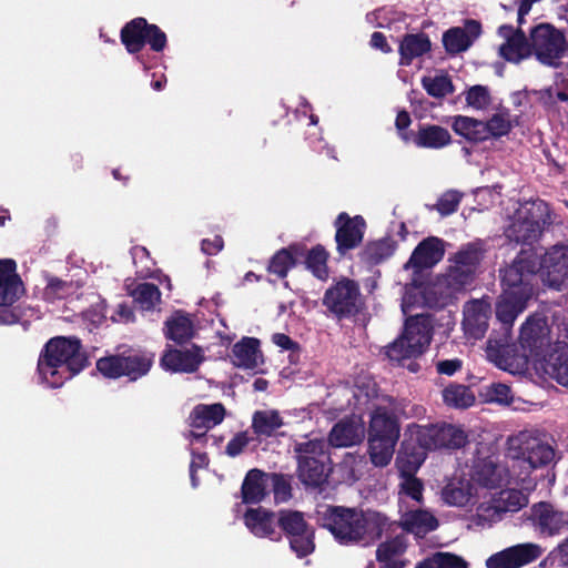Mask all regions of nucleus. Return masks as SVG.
<instances>
[{
  "instance_id": "nucleus-1",
  "label": "nucleus",
  "mask_w": 568,
  "mask_h": 568,
  "mask_svg": "<svg viewBox=\"0 0 568 568\" xmlns=\"http://www.w3.org/2000/svg\"><path fill=\"white\" fill-rule=\"evenodd\" d=\"M317 524L327 529L341 545L367 546L387 532L395 524L377 511H362L342 506L320 505Z\"/></svg>"
},
{
  "instance_id": "nucleus-2",
  "label": "nucleus",
  "mask_w": 568,
  "mask_h": 568,
  "mask_svg": "<svg viewBox=\"0 0 568 568\" xmlns=\"http://www.w3.org/2000/svg\"><path fill=\"white\" fill-rule=\"evenodd\" d=\"M537 260L532 252L521 251L503 271V293L496 304V316L506 328L513 325L535 294Z\"/></svg>"
},
{
  "instance_id": "nucleus-3",
  "label": "nucleus",
  "mask_w": 568,
  "mask_h": 568,
  "mask_svg": "<svg viewBox=\"0 0 568 568\" xmlns=\"http://www.w3.org/2000/svg\"><path fill=\"white\" fill-rule=\"evenodd\" d=\"M521 344L535 355V368L557 383L568 387V345L549 343V328L541 316H531L520 331Z\"/></svg>"
},
{
  "instance_id": "nucleus-4",
  "label": "nucleus",
  "mask_w": 568,
  "mask_h": 568,
  "mask_svg": "<svg viewBox=\"0 0 568 568\" xmlns=\"http://www.w3.org/2000/svg\"><path fill=\"white\" fill-rule=\"evenodd\" d=\"M85 362L79 339L63 336L53 337L40 354L39 379L48 387H60L71 376L81 372Z\"/></svg>"
},
{
  "instance_id": "nucleus-5",
  "label": "nucleus",
  "mask_w": 568,
  "mask_h": 568,
  "mask_svg": "<svg viewBox=\"0 0 568 568\" xmlns=\"http://www.w3.org/2000/svg\"><path fill=\"white\" fill-rule=\"evenodd\" d=\"M507 455L523 468L514 475V480L527 491L535 488V483L528 480L530 471L548 465L555 458L548 436L539 430H523L510 436L507 440Z\"/></svg>"
},
{
  "instance_id": "nucleus-6",
  "label": "nucleus",
  "mask_w": 568,
  "mask_h": 568,
  "mask_svg": "<svg viewBox=\"0 0 568 568\" xmlns=\"http://www.w3.org/2000/svg\"><path fill=\"white\" fill-rule=\"evenodd\" d=\"M551 221L548 203L542 200L526 202L515 209L505 226V235L516 243L530 244L539 239L545 225Z\"/></svg>"
},
{
  "instance_id": "nucleus-7",
  "label": "nucleus",
  "mask_w": 568,
  "mask_h": 568,
  "mask_svg": "<svg viewBox=\"0 0 568 568\" xmlns=\"http://www.w3.org/2000/svg\"><path fill=\"white\" fill-rule=\"evenodd\" d=\"M432 339V321L428 316L416 315L405 323L403 334L386 348L390 361L400 362L422 355Z\"/></svg>"
},
{
  "instance_id": "nucleus-8",
  "label": "nucleus",
  "mask_w": 568,
  "mask_h": 568,
  "mask_svg": "<svg viewBox=\"0 0 568 568\" xmlns=\"http://www.w3.org/2000/svg\"><path fill=\"white\" fill-rule=\"evenodd\" d=\"M432 339V321L428 316L416 315L405 323L403 334L386 348L390 361L400 362L422 355Z\"/></svg>"
},
{
  "instance_id": "nucleus-9",
  "label": "nucleus",
  "mask_w": 568,
  "mask_h": 568,
  "mask_svg": "<svg viewBox=\"0 0 568 568\" xmlns=\"http://www.w3.org/2000/svg\"><path fill=\"white\" fill-rule=\"evenodd\" d=\"M325 448V442L318 438L295 445L298 455V477L305 485L316 487L326 480Z\"/></svg>"
},
{
  "instance_id": "nucleus-10",
  "label": "nucleus",
  "mask_w": 568,
  "mask_h": 568,
  "mask_svg": "<svg viewBox=\"0 0 568 568\" xmlns=\"http://www.w3.org/2000/svg\"><path fill=\"white\" fill-rule=\"evenodd\" d=\"M408 434L412 439L428 450L448 448L456 449L463 447L467 442L465 430L456 425H432L419 426L412 424L408 426Z\"/></svg>"
},
{
  "instance_id": "nucleus-11",
  "label": "nucleus",
  "mask_w": 568,
  "mask_h": 568,
  "mask_svg": "<svg viewBox=\"0 0 568 568\" xmlns=\"http://www.w3.org/2000/svg\"><path fill=\"white\" fill-rule=\"evenodd\" d=\"M529 47L540 63L557 67L566 52L567 43L562 32L550 24L541 23L531 30Z\"/></svg>"
},
{
  "instance_id": "nucleus-12",
  "label": "nucleus",
  "mask_w": 568,
  "mask_h": 568,
  "mask_svg": "<svg viewBox=\"0 0 568 568\" xmlns=\"http://www.w3.org/2000/svg\"><path fill=\"white\" fill-rule=\"evenodd\" d=\"M527 504V494L516 489L501 490L497 496L478 504L476 521L479 525H490L499 521L504 514L518 511Z\"/></svg>"
},
{
  "instance_id": "nucleus-13",
  "label": "nucleus",
  "mask_w": 568,
  "mask_h": 568,
  "mask_svg": "<svg viewBox=\"0 0 568 568\" xmlns=\"http://www.w3.org/2000/svg\"><path fill=\"white\" fill-rule=\"evenodd\" d=\"M121 40L130 53L139 52L145 42L152 50L162 51L166 44V36L155 24H149L145 19L136 18L126 23L121 31Z\"/></svg>"
},
{
  "instance_id": "nucleus-14",
  "label": "nucleus",
  "mask_w": 568,
  "mask_h": 568,
  "mask_svg": "<svg viewBox=\"0 0 568 568\" xmlns=\"http://www.w3.org/2000/svg\"><path fill=\"white\" fill-rule=\"evenodd\" d=\"M23 294V284L12 260H0V324H13L18 315L9 308Z\"/></svg>"
},
{
  "instance_id": "nucleus-15",
  "label": "nucleus",
  "mask_w": 568,
  "mask_h": 568,
  "mask_svg": "<svg viewBox=\"0 0 568 568\" xmlns=\"http://www.w3.org/2000/svg\"><path fill=\"white\" fill-rule=\"evenodd\" d=\"M484 258L481 243L475 242L463 246L454 256L449 267V283L456 288L468 284L479 270Z\"/></svg>"
},
{
  "instance_id": "nucleus-16",
  "label": "nucleus",
  "mask_w": 568,
  "mask_h": 568,
  "mask_svg": "<svg viewBox=\"0 0 568 568\" xmlns=\"http://www.w3.org/2000/svg\"><path fill=\"white\" fill-rule=\"evenodd\" d=\"M281 528L291 538V548L298 556L304 557L313 552L314 531L307 526L300 511L282 510L277 518Z\"/></svg>"
},
{
  "instance_id": "nucleus-17",
  "label": "nucleus",
  "mask_w": 568,
  "mask_h": 568,
  "mask_svg": "<svg viewBox=\"0 0 568 568\" xmlns=\"http://www.w3.org/2000/svg\"><path fill=\"white\" fill-rule=\"evenodd\" d=\"M539 276L545 285L561 290L568 285V245H554L539 263Z\"/></svg>"
},
{
  "instance_id": "nucleus-18",
  "label": "nucleus",
  "mask_w": 568,
  "mask_h": 568,
  "mask_svg": "<svg viewBox=\"0 0 568 568\" xmlns=\"http://www.w3.org/2000/svg\"><path fill=\"white\" fill-rule=\"evenodd\" d=\"M151 365L152 357L139 355L129 357L109 356L97 362V368L103 376L109 378L128 376L132 381L145 375Z\"/></svg>"
},
{
  "instance_id": "nucleus-19",
  "label": "nucleus",
  "mask_w": 568,
  "mask_h": 568,
  "mask_svg": "<svg viewBox=\"0 0 568 568\" xmlns=\"http://www.w3.org/2000/svg\"><path fill=\"white\" fill-rule=\"evenodd\" d=\"M323 302L337 316L353 315L361 307L358 286L355 282L344 278L326 291Z\"/></svg>"
},
{
  "instance_id": "nucleus-20",
  "label": "nucleus",
  "mask_w": 568,
  "mask_h": 568,
  "mask_svg": "<svg viewBox=\"0 0 568 568\" xmlns=\"http://www.w3.org/2000/svg\"><path fill=\"white\" fill-rule=\"evenodd\" d=\"M480 498H486L476 483L473 481L471 475H454L442 490L443 501L452 507H469L478 503Z\"/></svg>"
},
{
  "instance_id": "nucleus-21",
  "label": "nucleus",
  "mask_w": 568,
  "mask_h": 568,
  "mask_svg": "<svg viewBox=\"0 0 568 568\" xmlns=\"http://www.w3.org/2000/svg\"><path fill=\"white\" fill-rule=\"evenodd\" d=\"M544 554L540 545L524 542L498 551L486 560L487 568H521L536 561Z\"/></svg>"
},
{
  "instance_id": "nucleus-22",
  "label": "nucleus",
  "mask_w": 568,
  "mask_h": 568,
  "mask_svg": "<svg viewBox=\"0 0 568 568\" xmlns=\"http://www.w3.org/2000/svg\"><path fill=\"white\" fill-rule=\"evenodd\" d=\"M224 416L225 409L222 404H200L195 406L190 414V426L192 430L186 436L190 445L204 444L206 440V432L219 425Z\"/></svg>"
},
{
  "instance_id": "nucleus-23",
  "label": "nucleus",
  "mask_w": 568,
  "mask_h": 568,
  "mask_svg": "<svg viewBox=\"0 0 568 568\" xmlns=\"http://www.w3.org/2000/svg\"><path fill=\"white\" fill-rule=\"evenodd\" d=\"M398 525L416 537H424L437 529L439 521L435 514L422 505L405 506L398 509Z\"/></svg>"
},
{
  "instance_id": "nucleus-24",
  "label": "nucleus",
  "mask_w": 568,
  "mask_h": 568,
  "mask_svg": "<svg viewBox=\"0 0 568 568\" xmlns=\"http://www.w3.org/2000/svg\"><path fill=\"white\" fill-rule=\"evenodd\" d=\"M529 520L540 535L552 537L568 526V514L555 509L550 504L538 503L531 507Z\"/></svg>"
},
{
  "instance_id": "nucleus-25",
  "label": "nucleus",
  "mask_w": 568,
  "mask_h": 568,
  "mask_svg": "<svg viewBox=\"0 0 568 568\" xmlns=\"http://www.w3.org/2000/svg\"><path fill=\"white\" fill-rule=\"evenodd\" d=\"M519 341L521 342L520 337ZM520 346L523 352L518 353L514 345L489 341L486 351L487 357L499 368L516 373L526 368L529 357L535 358V355H530L528 347H524L521 343Z\"/></svg>"
},
{
  "instance_id": "nucleus-26",
  "label": "nucleus",
  "mask_w": 568,
  "mask_h": 568,
  "mask_svg": "<svg viewBox=\"0 0 568 568\" xmlns=\"http://www.w3.org/2000/svg\"><path fill=\"white\" fill-rule=\"evenodd\" d=\"M204 359L203 349L196 345L168 348L161 357V366L172 373H194Z\"/></svg>"
},
{
  "instance_id": "nucleus-27",
  "label": "nucleus",
  "mask_w": 568,
  "mask_h": 568,
  "mask_svg": "<svg viewBox=\"0 0 568 568\" xmlns=\"http://www.w3.org/2000/svg\"><path fill=\"white\" fill-rule=\"evenodd\" d=\"M335 226V239L341 253L359 245L365 230V221L362 216L349 217L346 213H341L336 219Z\"/></svg>"
},
{
  "instance_id": "nucleus-28",
  "label": "nucleus",
  "mask_w": 568,
  "mask_h": 568,
  "mask_svg": "<svg viewBox=\"0 0 568 568\" xmlns=\"http://www.w3.org/2000/svg\"><path fill=\"white\" fill-rule=\"evenodd\" d=\"M498 34L504 39L499 45V54L505 60L518 63L531 54L529 43L521 31L514 30L511 26H501Z\"/></svg>"
},
{
  "instance_id": "nucleus-29",
  "label": "nucleus",
  "mask_w": 568,
  "mask_h": 568,
  "mask_svg": "<svg viewBox=\"0 0 568 568\" xmlns=\"http://www.w3.org/2000/svg\"><path fill=\"white\" fill-rule=\"evenodd\" d=\"M471 479L483 494L486 490L499 487L508 477V470L497 464L493 458L477 462L470 473Z\"/></svg>"
},
{
  "instance_id": "nucleus-30",
  "label": "nucleus",
  "mask_w": 568,
  "mask_h": 568,
  "mask_svg": "<svg viewBox=\"0 0 568 568\" xmlns=\"http://www.w3.org/2000/svg\"><path fill=\"white\" fill-rule=\"evenodd\" d=\"M244 524L256 537L278 540L281 534L277 531L278 524L275 515L262 507L248 508L244 514Z\"/></svg>"
},
{
  "instance_id": "nucleus-31",
  "label": "nucleus",
  "mask_w": 568,
  "mask_h": 568,
  "mask_svg": "<svg viewBox=\"0 0 568 568\" xmlns=\"http://www.w3.org/2000/svg\"><path fill=\"white\" fill-rule=\"evenodd\" d=\"M402 449L396 457V468L399 476H415L422 464L426 459L427 448H423L416 439H412L408 429L405 434Z\"/></svg>"
},
{
  "instance_id": "nucleus-32",
  "label": "nucleus",
  "mask_w": 568,
  "mask_h": 568,
  "mask_svg": "<svg viewBox=\"0 0 568 568\" xmlns=\"http://www.w3.org/2000/svg\"><path fill=\"white\" fill-rule=\"evenodd\" d=\"M490 306L483 300L467 303L464 307L463 326L465 333L475 339L484 336L488 327Z\"/></svg>"
},
{
  "instance_id": "nucleus-33",
  "label": "nucleus",
  "mask_w": 568,
  "mask_h": 568,
  "mask_svg": "<svg viewBox=\"0 0 568 568\" xmlns=\"http://www.w3.org/2000/svg\"><path fill=\"white\" fill-rule=\"evenodd\" d=\"M400 428L394 410L388 406L378 405L371 416L368 436L387 439H399Z\"/></svg>"
},
{
  "instance_id": "nucleus-34",
  "label": "nucleus",
  "mask_w": 568,
  "mask_h": 568,
  "mask_svg": "<svg viewBox=\"0 0 568 568\" xmlns=\"http://www.w3.org/2000/svg\"><path fill=\"white\" fill-rule=\"evenodd\" d=\"M445 253L444 242L438 237H427L414 250L406 267L425 268L438 263Z\"/></svg>"
},
{
  "instance_id": "nucleus-35",
  "label": "nucleus",
  "mask_w": 568,
  "mask_h": 568,
  "mask_svg": "<svg viewBox=\"0 0 568 568\" xmlns=\"http://www.w3.org/2000/svg\"><path fill=\"white\" fill-rule=\"evenodd\" d=\"M365 436V427L361 417L337 423L329 433V443L335 447H347L361 443Z\"/></svg>"
},
{
  "instance_id": "nucleus-36",
  "label": "nucleus",
  "mask_w": 568,
  "mask_h": 568,
  "mask_svg": "<svg viewBox=\"0 0 568 568\" xmlns=\"http://www.w3.org/2000/svg\"><path fill=\"white\" fill-rule=\"evenodd\" d=\"M234 366L243 369H257L263 364L260 342L253 337H244L236 343L230 355Z\"/></svg>"
},
{
  "instance_id": "nucleus-37",
  "label": "nucleus",
  "mask_w": 568,
  "mask_h": 568,
  "mask_svg": "<svg viewBox=\"0 0 568 568\" xmlns=\"http://www.w3.org/2000/svg\"><path fill=\"white\" fill-rule=\"evenodd\" d=\"M479 33V23L469 21L465 29L453 28L446 31L443 37V42L448 52L458 53L467 50Z\"/></svg>"
},
{
  "instance_id": "nucleus-38",
  "label": "nucleus",
  "mask_w": 568,
  "mask_h": 568,
  "mask_svg": "<svg viewBox=\"0 0 568 568\" xmlns=\"http://www.w3.org/2000/svg\"><path fill=\"white\" fill-rule=\"evenodd\" d=\"M271 485V476L258 470H250L242 485V497L246 504L260 503Z\"/></svg>"
},
{
  "instance_id": "nucleus-39",
  "label": "nucleus",
  "mask_w": 568,
  "mask_h": 568,
  "mask_svg": "<svg viewBox=\"0 0 568 568\" xmlns=\"http://www.w3.org/2000/svg\"><path fill=\"white\" fill-rule=\"evenodd\" d=\"M406 549V538L397 536L390 540L381 544L376 556L383 568H404L405 562L402 556Z\"/></svg>"
},
{
  "instance_id": "nucleus-40",
  "label": "nucleus",
  "mask_w": 568,
  "mask_h": 568,
  "mask_svg": "<svg viewBox=\"0 0 568 568\" xmlns=\"http://www.w3.org/2000/svg\"><path fill=\"white\" fill-rule=\"evenodd\" d=\"M430 50V41L424 33L407 34L399 43L400 64L410 62Z\"/></svg>"
},
{
  "instance_id": "nucleus-41",
  "label": "nucleus",
  "mask_w": 568,
  "mask_h": 568,
  "mask_svg": "<svg viewBox=\"0 0 568 568\" xmlns=\"http://www.w3.org/2000/svg\"><path fill=\"white\" fill-rule=\"evenodd\" d=\"M424 500V485L416 476H400L398 485V509L405 506L422 505Z\"/></svg>"
},
{
  "instance_id": "nucleus-42",
  "label": "nucleus",
  "mask_w": 568,
  "mask_h": 568,
  "mask_svg": "<svg viewBox=\"0 0 568 568\" xmlns=\"http://www.w3.org/2000/svg\"><path fill=\"white\" fill-rule=\"evenodd\" d=\"M164 334L168 338L182 343L193 337L194 325L183 312H175L166 322Z\"/></svg>"
},
{
  "instance_id": "nucleus-43",
  "label": "nucleus",
  "mask_w": 568,
  "mask_h": 568,
  "mask_svg": "<svg viewBox=\"0 0 568 568\" xmlns=\"http://www.w3.org/2000/svg\"><path fill=\"white\" fill-rule=\"evenodd\" d=\"M398 440L368 436V455L376 467L387 466L395 453Z\"/></svg>"
},
{
  "instance_id": "nucleus-44",
  "label": "nucleus",
  "mask_w": 568,
  "mask_h": 568,
  "mask_svg": "<svg viewBox=\"0 0 568 568\" xmlns=\"http://www.w3.org/2000/svg\"><path fill=\"white\" fill-rule=\"evenodd\" d=\"M449 132L437 125L420 128L414 138V143L418 148L440 149L450 143Z\"/></svg>"
},
{
  "instance_id": "nucleus-45",
  "label": "nucleus",
  "mask_w": 568,
  "mask_h": 568,
  "mask_svg": "<svg viewBox=\"0 0 568 568\" xmlns=\"http://www.w3.org/2000/svg\"><path fill=\"white\" fill-rule=\"evenodd\" d=\"M453 129L458 134L470 141H485L484 121L474 118L458 115L454 118Z\"/></svg>"
},
{
  "instance_id": "nucleus-46",
  "label": "nucleus",
  "mask_w": 568,
  "mask_h": 568,
  "mask_svg": "<svg viewBox=\"0 0 568 568\" xmlns=\"http://www.w3.org/2000/svg\"><path fill=\"white\" fill-rule=\"evenodd\" d=\"M443 400L454 408H468L475 403V395L465 385L450 384L443 390Z\"/></svg>"
},
{
  "instance_id": "nucleus-47",
  "label": "nucleus",
  "mask_w": 568,
  "mask_h": 568,
  "mask_svg": "<svg viewBox=\"0 0 568 568\" xmlns=\"http://www.w3.org/2000/svg\"><path fill=\"white\" fill-rule=\"evenodd\" d=\"M283 425L276 410H258L253 416V428L258 435L270 436Z\"/></svg>"
},
{
  "instance_id": "nucleus-48",
  "label": "nucleus",
  "mask_w": 568,
  "mask_h": 568,
  "mask_svg": "<svg viewBox=\"0 0 568 568\" xmlns=\"http://www.w3.org/2000/svg\"><path fill=\"white\" fill-rule=\"evenodd\" d=\"M485 140L490 136L499 138L506 135L513 128V120L507 111L495 113L487 122H484Z\"/></svg>"
},
{
  "instance_id": "nucleus-49",
  "label": "nucleus",
  "mask_w": 568,
  "mask_h": 568,
  "mask_svg": "<svg viewBox=\"0 0 568 568\" xmlns=\"http://www.w3.org/2000/svg\"><path fill=\"white\" fill-rule=\"evenodd\" d=\"M134 301L142 310H152L160 303L161 293L159 288L151 283H142L132 292Z\"/></svg>"
},
{
  "instance_id": "nucleus-50",
  "label": "nucleus",
  "mask_w": 568,
  "mask_h": 568,
  "mask_svg": "<svg viewBox=\"0 0 568 568\" xmlns=\"http://www.w3.org/2000/svg\"><path fill=\"white\" fill-rule=\"evenodd\" d=\"M416 568H467V562L462 557L450 552H436Z\"/></svg>"
},
{
  "instance_id": "nucleus-51",
  "label": "nucleus",
  "mask_w": 568,
  "mask_h": 568,
  "mask_svg": "<svg viewBox=\"0 0 568 568\" xmlns=\"http://www.w3.org/2000/svg\"><path fill=\"white\" fill-rule=\"evenodd\" d=\"M422 84L427 93L435 98H442L453 92V84L445 74L424 77Z\"/></svg>"
},
{
  "instance_id": "nucleus-52",
  "label": "nucleus",
  "mask_w": 568,
  "mask_h": 568,
  "mask_svg": "<svg viewBox=\"0 0 568 568\" xmlns=\"http://www.w3.org/2000/svg\"><path fill=\"white\" fill-rule=\"evenodd\" d=\"M327 253L321 246L314 247L307 255V267L313 272V274L325 280L328 276L327 272Z\"/></svg>"
},
{
  "instance_id": "nucleus-53",
  "label": "nucleus",
  "mask_w": 568,
  "mask_h": 568,
  "mask_svg": "<svg viewBox=\"0 0 568 568\" xmlns=\"http://www.w3.org/2000/svg\"><path fill=\"white\" fill-rule=\"evenodd\" d=\"M484 396L486 402L508 405L513 400V393L508 385L493 383L485 387Z\"/></svg>"
},
{
  "instance_id": "nucleus-54",
  "label": "nucleus",
  "mask_w": 568,
  "mask_h": 568,
  "mask_svg": "<svg viewBox=\"0 0 568 568\" xmlns=\"http://www.w3.org/2000/svg\"><path fill=\"white\" fill-rule=\"evenodd\" d=\"M490 102L489 91L484 85H474L466 92V103L475 110H486Z\"/></svg>"
},
{
  "instance_id": "nucleus-55",
  "label": "nucleus",
  "mask_w": 568,
  "mask_h": 568,
  "mask_svg": "<svg viewBox=\"0 0 568 568\" xmlns=\"http://www.w3.org/2000/svg\"><path fill=\"white\" fill-rule=\"evenodd\" d=\"M294 265V258L290 251L281 250L271 260L268 271L278 277H285L288 270Z\"/></svg>"
},
{
  "instance_id": "nucleus-56",
  "label": "nucleus",
  "mask_w": 568,
  "mask_h": 568,
  "mask_svg": "<svg viewBox=\"0 0 568 568\" xmlns=\"http://www.w3.org/2000/svg\"><path fill=\"white\" fill-rule=\"evenodd\" d=\"M71 291V286L59 278H50L45 288L44 296L48 300L63 298Z\"/></svg>"
},
{
  "instance_id": "nucleus-57",
  "label": "nucleus",
  "mask_w": 568,
  "mask_h": 568,
  "mask_svg": "<svg viewBox=\"0 0 568 568\" xmlns=\"http://www.w3.org/2000/svg\"><path fill=\"white\" fill-rule=\"evenodd\" d=\"M460 201V194L456 191H448L439 199L437 209L443 215H448L456 211Z\"/></svg>"
},
{
  "instance_id": "nucleus-58",
  "label": "nucleus",
  "mask_w": 568,
  "mask_h": 568,
  "mask_svg": "<svg viewBox=\"0 0 568 568\" xmlns=\"http://www.w3.org/2000/svg\"><path fill=\"white\" fill-rule=\"evenodd\" d=\"M195 444L191 445V454H192V460L190 464V475H191V483L193 487H196L199 485L197 479L195 477V471L199 468H204L207 463V456L204 453H197L196 448L194 447Z\"/></svg>"
},
{
  "instance_id": "nucleus-59",
  "label": "nucleus",
  "mask_w": 568,
  "mask_h": 568,
  "mask_svg": "<svg viewBox=\"0 0 568 568\" xmlns=\"http://www.w3.org/2000/svg\"><path fill=\"white\" fill-rule=\"evenodd\" d=\"M250 437L247 433L236 434L226 445V454L231 457L240 455L247 446Z\"/></svg>"
},
{
  "instance_id": "nucleus-60",
  "label": "nucleus",
  "mask_w": 568,
  "mask_h": 568,
  "mask_svg": "<svg viewBox=\"0 0 568 568\" xmlns=\"http://www.w3.org/2000/svg\"><path fill=\"white\" fill-rule=\"evenodd\" d=\"M377 396V389L375 383H368L365 385H358L357 392L354 393L356 398V405H365L369 398Z\"/></svg>"
},
{
  "instance_id": "nucleus-61",
  "label": "nucleus",
  "mask_w": 568,
  "mask_h": 568,
  "mask_svg": "<svg viewBox=\"0 0 568 568\" xmlns=\"http://www.w3.org/2000/svg\"><path fill=\"white\" fill-rule=\"evenodd\" d=\"M201 248L205 254H217L223 248V240L221 236H215L213 240H203Z\"/></svg>"
},
{
  "instance_id": "nucleus-62",
  "label": "nucleus",
  "mask_w": 568,
  "mask_h": 568,
  "mask_svg": "<svg viewBox=\"0 0 568 568\" xmlns=\"http://www.w3.org/2000/svg\"><path fill=\"white\" fill-rule=\"evenodd\" d=\"M462 367V362L459 359H446L438 362L437 371L440 374L453 375Z\"/></svg>"
},
{
  "instance_id": "nucleus-63",
  "label": "nucleus",
  "mask_w": 568,
  "mask_h": 568,
  "mask_svg": "<svg viewBox=\"0 0 568 568\" xmlns=\"http://www.w3.org/2000/svg\"><path fill=\"white\" fill-rule=\"evenodd\" d=\"M271 484L274 485L275 498L286 500L290 495V486L285 481H280L276 477H271Z\"/></svg>"
},
{
  "instance_id": "nucleus-64",
  "label": "nucleus",
  "mask_w": 568,
  "mask_h": 568,
  "mask_svg": "<svg viewBox=\"0 0 568 568\" xmlns=\"http://www.w3.org/2000/svg\"><path fill=\"white\" fill-rule=\"evenodd\" d=\"M112 320L122 323L131 322L133 321V312L129 306L119 304L115 313L112 315Z\"/></svg>"
}]
</instances>
